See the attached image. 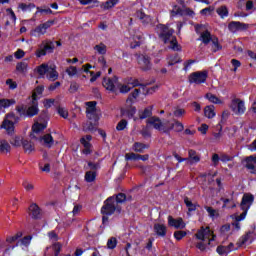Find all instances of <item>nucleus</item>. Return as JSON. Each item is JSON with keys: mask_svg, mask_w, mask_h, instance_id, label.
<instances>
[{"mask_svg": "<svg viewBox=\"0 0 256 256\" xmlns=\"http://www.w3.org/2000/svg\"><path fill=\"white\" fill-rule=\"evenodd\" d=\"M201 40L203 43H205V45H207V43L211 41V33H209V31H204L201 34Z\"/></svg>", "mask_w": 256, "mask_h": 256, "instance_id": "obj_51", "label": "nucleus"}, {"mask_svg": "<svg viewBox=\"0 0 256 256\" xmlns=\"http://www.w3.org/2000/svg\"><path fill=\"white\" fill-rule=\"evenodd\" d=\"M188 155L189 158H186L188 165H195V163H199V161H201V158L199 155H197V152L193 150H189Z\"/></svg>", "mask_w": 256, "mask_h": 256, "instance_id": "obj_21", "label": "nucleus"}, {"mask_svg": "<svg viewBox=\"0 0 256 256\" xmlns=\"http://www.w3.org/2000/svg\"><path fill=\"white\" fill-rule=\"evenodd\" d=\"M255 201V196L250 193H245L242 197L241 203H240V209L243 211L240 214V219H245L247 217V213H249V210L251 209V205H253Z\"/></svg>", "mask_w": 256, "mask_h": 256, "instance_id": "obj_5", "label": "nucleus"}, {"mask_svg": "<svg viewBox=\"0 0 256 256\" xmlns=\"http://www.w3.org/2000/svg\"><path fill=\"white\" fill-rule=\"evenodd\" d=\"M21 237H23V233L18 232L14 236H8L6 241H7V243H15V241H17V239H21Z\"/></svg>", "mask_w": 256, "mask_h": 256, "instance_id": "obj_52", "label": "nucleus"}, {"mask_svg": "<svg viewBox=\"0 0 256 256\" xmlns=\"http://www.w3.org/2000/svg\"><path fill=\"white\" fill-rule=\"evenodd\" d=\"M66 73H67V75H69V77H75V75H78L79 70H77V67H75V66H69L66 69Z\"/></svg>", "mask_w": 256, "mask_h": 256, "instance_id": "obj_49", "label": "nucleus"}, {"mask_svg": "<svg viewBox=\"0 0 256 256\" xmlns=\"http://www.w3.org/2000/svg\"><path fill=\"white\" fill-rule=\"evenodd\" d=\"M117 89L119 90L120 93H129L131 91V86L128 84L127 80H125L123 83L118 82Z\"/></svg>", "mask_w": 256, "mask_h": 256, "instance_id": "obj_33", "label": "nucleus"}, {"mask_svg": "<svg viewBox=\"0 0 256 256\" xmlns=\"http://www.w3.org/2000/svg\"><path fill=\"white\" fill-rule=\"evenodd\" d=\"M207 77H209V72H207V70L197 71L189 75V83L201 85L207 81Z\"/></svg>", "mask_w": 256, "mask_h": 256, "instance_id": "obj_8", "label": "nucleus"}, {"mask_svg": "<svg viewBox=\"0 0 256 256\" xmlns=\"http://www.w3.org/2000/svg\"><path fill=\"white\" fill-rule=\"evenodd\" d=\"M15 99H0V109H7L11 107V105H15Z\"/></svg>", "mask_w": 256, "mask_h": 256, "instance_id": "obj_38", "label": "nucleus"}, {"mask_svg": "<svg viewBox=\"0 0 256 256\" xmlns=\"http://www.w3.org/2000/svg\"><path fill=\"white\" fill-rule=\"evenodd\" d=\"M138 64L143 71H149L151 69V60H149V56L140 55L138 56Z\"/></svg>", "mask_w": 256, "mask_h": 256, "instance_id": "obj_16", "label": "nucleus"}, {"mask_svg": "<svg viewBox=\"0 0 256 256\" xmlns=\"http://www.w3.org/2000/svg\"><path fill=\"white\" fill-rule=\"evenodd\" d=\"M231 64L233 66V71L236 72L237 69H239V67H241V61L237 60V59H232L231 60Z\"/></svg>", "mask_w": 256, "mask_h": 256, "instance_id": "obj_61", "label": "nucleus"}, {"mask_svg": "<svg viewBox=\"0 0 256 256\" xmlns=\"http://www.w3.org/2000/svg\"><path fill=\"white\" fill-rule=\"evenodd\" d=\"M11 152V144L5 139H0V153L7 154Z\"/></svg>", "mask_w": 256, "mask_h": 256, "instance_id": "obj_28", "label": "nucleus"}, {"mask_svg": "<svg viewBox=\"0 0 256 256\" xmlns=\"http://www.w3.org/2000/svg\"><path fill=\"white\" fill-rule=\"evenodd\" d=\"M117 209V202H115L114 197H109L105 203L104 206L101 209V213L104 215L102 218L103 223H105L109 217V215H113L115 213V210Z\"/></svg>", "mask_w": 256, "mask_h": 256, "instance_id": "obj_6", "label": "nucleus"}, {"mask_svg": "<svg viewBox=\"0 0 256 256\" xmlns=\"http://www.w3.org/2000/svg\"><path fill=\"white\" fill-rule=\"evenodd\" d=\"M204 115L207 117V119H213L215 117V106L209 105L204 108Z\"/></svg>", "mask_w": 256, "mask_h": 256, "instance_id": "obj_30", "label": "nucleus"}, {"mask_svg": "<svg viewBox=\"0 0 256 256\" xmlns=\"http://www.w3.org/2000/svg\"><path fill=\"white\" fill-rule=\"evenodd\" d=\"M216 133L213 134V139L212 141H221V137H223V120H221V122L216 126Z\"/></svg>", "mask_w": 256, "mask_h": 256, "instance_id": "obj_26", "label": "nucleus"}, {"mask_svg": "<svg viewBox=\"0 0 256 256\" xmlns=\"http://www.w3.org/2000/svg\"><path fill=\"white\" fill-rule=\"evenodd\" d=\"M251 235L249 233L243 235L238 243H237V247H235V244L230 243L228 246L225 247V255H229V253H231V251H237L239 249V247H242V245H245V243H247L249 241V237Z\"/></svg>", "mask_w": 256, "mask_h": 256, "instance_id": "obj_11", "label": "nucleus"}, {"mask_svg": "<svg viewBox=\"0 0 256 256\" xmlns=\"http://www.w3.org/2000/svg\"><path fill=\"white\" fill-rule=\"evenodd\" d=\"M230 109L235 115H244L247 108L245 107V101L236 98L231 101Z\"/></svg>", "mask_w": 256, "mask_h": 256, "instance_id": "obj_9", "label": "nucleus"}, {"mask_svg": "<svg viewBox=\"0 0 256 256\" xmlns=\"http://www.w3.org/2000/svg\"><path fill=\"white\" fill-rule=\"evenodd\" d=\"M176 63H181V58H179V55H171L168 57V65H176Z\"/></svg>", "mask_w": 256, "mask_h": 256, "instance_id": "obj_47", "label": "nucleus"}, {"mask_svg": "<svg viewBox=\"0 0 256 256\" xmlns=\"http://www.w3.org/2000/svg\"><path fill=\"white\" fill-rule=\"evenodd\" d=\"M53 49H55V45L51 41H43L39 45V49L36 51V57H44L47 53H53Z\"/></svg>", "mask_w": 256, "mask_h": 256, "instance_id": "obj_10", "label": "nucleus"}, {"mask_svg": "<svg viewBox=\"0 0 256 256\" xmlns=\"http://www.w3.org/2000/svg\"><path fill=\"white\" fill-rule=\"evenodd\" d=\"M58 115H60V117H63V119H67V117H69V112L67 111V109L65 108H58Z\"/></svg>", "mask_w": 256, "mask_h": 256, "instance_id": "obj_58", "label": "nucleus"}, {"mask_svg": "<svg viewBox=\"0 0 256 256\" xmlns=\"http://www.w3.org/2000/svg\"><path fill=\"white\" fill-rule=\"evenodd\" d=\"M125 160L126 161H139V154L127 153L125 155Z\"/></svg>", "mask_w": 256, "mask_h": 256, "instance_id": "obj_54", "label": "nucleus"}, {"mask_svg": "<svg viewBox=\"0 0 256 256\" xmlns=\"http://www.w3.org/2000/svg\"><path fill=\"white\" fill-rule=\"evenodd\" d=\"M126 127H127V120H121L117 124L116 129H117V131H123V130H125Z\"/></svg>", "mask_w": 256, "mask_h": 256, "instance_id": "obj_59", "label": "nucleus"}, {"mask_svg": "<svg viewBox=\"0 0 256 256\" xmlns=\"http://www.w3.org/2000/svg\"><path fill=\"white\" fill-rule=\"evenodd\" d=\"M24 141L25 140H23V137H21V136H14L10 140V145H12L13 147H21V145H23Z\"/></svg>", "mask_w": 256, "mask_h": 256, "instance_id": "obj_39", "label": "nucleus"}, {"mask_svg": "<svg viewBox=\"0 0 256 256\" xmlns=\"http://www.w3.org/2000/svg\"><path fill=\"white\" fill-rule=\"evenodd\" d=\"M119 0H107L106 2H103L100 7L103 9V11H109V9H113L115 5H118Z\"/></svg>", "mask_w": 256, "mask_h": 256, "instance_id": "obj_29", "label": "nucleus"}, {"mask_svg": "<svg viewBox=\"0 0 256 256\" xmlns=\"http://www.w3.org/2000/svg\"><path fill=\"white\" fill-rule=\"evenodd\" d=\"M29 215L32 219H41V208H39L37 204L30 205Z\"/></svg>", "mask_w": 256, "mask_h": 256, "instance_id": "obj_20", "label": "nucleus"}, {"mask_svg": "<svg viewBox=\"0 0 256 256\" xmlns=\"http://www.w3.org/2000/svg\"><path fill=\"white\" fill-rule=\"evenodd\" d=\"M44 87L43 86H38L32 93V101H38V99H41V95H43V91H44Z\"/></svg>", "mask_w": 256, "mask_h": 256, "instance_id": "obj_34", "label": "nucleus"}, {"mask_svg": "<svg viewBox=\"0 0 256 256\" xmlns=\"http://www.w3.org/2000/svg\"><path fill=\"white\" fill-rule=\"evenodd\" d=\"M17 121H19V117L15 116V113H8L2 122L1 129H5L8 135H13Z\"/></svg>", "mask_w": 256, "mask_h": 256, "instance_id": "obj_4", "label": "nucleus"}, {"mask_svg": "<svg viewBox=\"0 0 256 256\" xmlns=\"http://www.w3.org/2000/svg\"><path fill=\"white\" fill-rule=\"evenodd\" d=\"M6 85H8L9 89H17V82L12 79L6 80Z\"/></svg>", "mask_w": 256, "mask_h": 256, "instance_id": "obj_64", "label": "nucleus"}, {"mask_svg": "<svg viewBox=\"0 0 256 256\" xmlns=\"http://www.w3.org/2000/svg\"><path fill=\"white\" fill-rule=\"evenodd\" d=\"M54 23L55 22L53 20H49L47 22H44V23L38 25L36 28H34L30 31L31 37L39 38V37L45 35V33H47V29H50L51 27H53Z\"/></svg>", "mask_w": 256, "mask_h": 256, "instance_id": "obj_7", "label": "nucleus"}, {"mask_svg": "<svg viewBox=\"0 0 256 256\" xmlns=\"http://www.w3.org/2000/svg\"><path fill=\"white\" fill-rule=\"evenodd\" d=\"M47 128V123H39L35 122L32 126V134L30 135L31 139H37L38 133H41L43 130Z\"/></svg>", "mask_w": 256, "mask_h": 256, "instance_id": "obj_17", "label": "nucleus"}, {"mask_svg": "<svg viewBox=\"0 0 256 256\" xmlns=\"http://www.w3.org/2000/svg\"><path fill=\"white\" fill-rule=\"evenodd\" d=\"M195 65V60H188L184 63V71H189Z\"/></svg>", "mask_w": 256, "mask_h": 256, "instance_id": "obj_63", "label": "nucleus"}, {"mask_svg": "<svg viewBox=\"0 0 256 256\" xmlns=\"http://www.w3.org/2000/svg\"><path fill=\"white\" fill-rule=\"evenodd\" d=\"M86 105V113L88 119H93L94 121H97V102H87Z\"/></svg>", "mask_w": 256, "mask_h": 256, "instance_id": "obj_15", "label": "nucleus"}, {"mask_svg": "<svg viewBox=\"0 0 256 256\" xmlns=\"http://www.w3.org/2000/svg\"><path fill=\"white\" fill-rule=\"evenodd\" d=\"M39 141L42 145H45V147H53V144L55 143L51 134H46L43 137H40Z\"/></svg>", "mask_w": 256, "mask_h": 256, "instance_id": "obj_24", "label": "nucleus"}, {"mask_svg": "<svg viewBox=\"0 0 256 256\" xmlns=\"http://www.w3.org/2000/svg\"><path fill=\"white\" fill-rule=\"evenodd\" d=\"M38 73L41 77H45L48 81H57L59 79V72L55 65L42 64L38 67Z\"/></svg>", "mask_w": 256, "mask_h": 256, "instance_id": "obj_3", "label": "nucleus"}, {"mask_svg": "<svg viewBox=\"0 0 256 256\" xmlns=\"http://www.w3.org/2000/svg\"><path fill=\"white\" fill-rule=\"evenodd\" d=\"M157 33L159 34L160 39H162L166 45H169L170 49L173 51H181V47H179V44L177 43V38L173 36L175 30L169 26L159 24L157 26Z\"/></svg>", "mask_w": 256, "mask_h": 256, "instance_id": "obj_1", "label": "nucleus"}, {"mask_svg": "<svg viewBox=\"0 0 256 256\" xmlns=\"http://www.w3.org/2000/svg\"><path fill=\"white\" fill-rule=\"evenodd\" d=\"M176 131V133H181L183 129H185V126L183 123L179 121H174V123L169 124V126H166V129H164L165 133H170L171 131Z\"/></svg>", "mask_w": 256, "mask_h": 256, "instance_id": "obj_18", "label": "nucleus"}, {"mask_svg": "<svg viewBox=\"0 0 256 256\" xmlns=\"http://www.w3.org/2000/svg\"><path fill=\"white\" fill-rule=\"evenodd\" d=\"M139 93H141V89H135L127 98V105H133L134 99L139 97Z\"/></svg>", "mask_w": 256, "mask_h": 256, "instance_id": "obj_37", "label": "nucleus"}, {"mask_svg": "<svg viewBox=\"0 0 256 256\" xmlns=\"http://www.w3.org/2000/svg\"><path fill=\"white\" fill-rule=\"evenodd\" d=\"M184 203H185L186 207L188 208V211H195V209H197L195 204H193V202H191V200H189V198H185Z\"/></svg>", "mask_w": 256, "mask_h": 256, "instance_id": "obj_55", "label": "nucleus"}, {"mask_svg": "<svg viewBox=\"0 0 256 256\" xmlns=\"http://www.w3.org/2000/svg\"><path fill=\"white\" fill-rule=\"evenodd\" d=\"M231 217L232 219H235V221L231 223L232 231H241V224L239 222L243 221L244 219H240L241 215L239 216L232 215Z\"/></svg>", "mask_w": 256, "mask_h": 256, "instance_id": "obj_31", "label": "nucleus"}, {"mask_svg": "<svg viewBox=\"0 0 256 256\" xmlns=\"http://www.w3.org/2000/svg\"><path fill=\"white\" fill-rule=\"evenodd\" d=\"M22 146H23L25 153H33V151H35V145L32 144L31 141L24 140L22 142Z\"/></svg>", "mask_w": 256, "mask_h": 256, "instance_id": "obj_35", "label": "nucleus"}, {"mask_svg": "<svg viewBox=\"0 0 256 256\" xmlns=\"http://www.w3.org/2000/svg\"><path fill=\"white\" fill-rule=\"evenodd\" d=\"M148 147L149 146L143 143L136 142L133 145V151H135L136 153H143V151H145V149H147Z\"/></svg>", "mask_w": 256, "mask_h": 256, "instance_id": "obj_41", "label": "nucleus"}, {"mask_svg": "<svg viewBox=\"0 0 256 256\" xmlns=\"http://www.w3.org/2000/svg\"><path fill=\"white\" fill-rule=\"evenodd\" d=\"M245 163H246L245 164L246 169L251 171V173H255L256 157L254 156L246 157Z\"/></svg>", "mask_w": 256, "mask_h": 256, "instance_id": "obj_22", "label": "nucleus"}, {"mask_svg": "<svg viewBox=\"0 0 256 256\" xmlns=\"http://www.w3.org/2000/svg\"><path fill=\"white\" fill-rule=\"evenodd\" d=\"M187 236V232L185 231H176L174 232V237L176 239V241H181V239H183V237Z\"/></svg>", "mask_w": 256, "mask_h": 256, "instance_id": "obj_57", "label": "nucleus"}, {"mask_svg": "<svg viewBox=\"0 0 256 256\" xmlns=\"http://www.w3.org/2000/svg\"><path fill=\"white\" fill-rule=\"evenodd\" d=\"M147 125H151L157 131H162L163 133H165V129H167V123H163L158 117L149 118L147 120Z\"/></svg>", "mask_w": 256, "mask_h": 256, "instance_id": "obj_13", "label": "nucleus"}, {"mask_svg": "<svg viewBox=\"0 0 256 256\" xmlns=\"http://www.w3.org/2000/svg\"><path fill=\"white\" fill-rule=\"evenodd\" d=\"M206 99H208L210 103H215L216 105L223 103V100L219 99L217 96L211 93L206 94Z\"/></svg>", "mask_w": 256, "mask_h": 256, "instance_id": "obj_44", "label": "nucleus"}, {"mask_svg": "<svg viewBox=\"0 0 256 256\" xmlns=\"http://www.w3.org/2000/svg\"><path fill=\"white\" fill-rule=\"evenodd\" d=\"M39 113V106L37 105V102L32 100V105L27 109L26 115L28 117H35Z\"/></svg>", "mask_w": 256, "mask_h": 256, "instance_id": "obj_25", "label": "nucleus"}, {"mask_svg": "<svg viewBox=\"0 0 256 256\" xmlns=\"http://www.w3.org/2000/svg\"><path fill=\"white\" fill-rule=\"evenodd\" d=\"M207 213L209 214V217H211V219H217V217H219V212H217V210L211 208V207H206L205 208Z\"/></svg>", "mask_w": 256, "mask_h": 256, "instance_id": "obj_50", "label": "nucleus"}, {"mask_svg": "<svg viewBox=\"0 0 256 256\" xmlns=\"http://www.w3.org/2000/svg\"><path fill=\"white\" fill-rule=\"evenodd\" d=\"M102 85L103 87H105L107 91H111L112 93H115V89L119 85V79H117V77H114L112 79L105 78L102 82Z\"/></svg>", "mask_w": 256, "mask_h": 256, "instance_id": "obj_14", "label": "nucleus"}, {"mask_svg": "<svg viewBox=\"0 0 256 256\" xmlns=\"http://www.w3.org/2000/svg\"><path fill=\"white\" fill-rule=\"evenodd\" d=\"M195 236L199 241H201L196 245L197 249H200V251H205L207 246L211 245V241L215 240V235L213 234V231L209 229V227H201Z\"/></svg>", "mask_w": 256, "mask_h": 256, "instance_id": "obj_2", "label": "nucleus"}, {"mask_svg": "<svg viewBox=\"0 0 256 256\" xmlns=\"http://www.w3.org/2000/svg\"><path fill=\"white\" fill-rule=\"evenodd\" d=\"M96 178H97V172H95V170L87 171L85 174V181L87 183H93V181H95Z\"/></svg>", "mask_w": 256, "mask_h": 256, "instance_id": "obj_40", "label": "nucleus"}, {"mask_svg": "<svg viewBox=\"0 0 256 256\" xmlns=\"http://www.w3.org/2000/svg\"><path fill=\"white\" fill-rule=\"evenodd\" d=\"M115 247H117V238L111 237L107 241V248L108 249H115Z\"/></svg>", "mask_w": 256, "mask_h": 256, "instance_id": "obj_53", "label": "nucleus"}, {"mask_svg": "<svg viewBox=\"0 0 256 256\" xmlns=\"http://www.w3.org/2000/svg\"><path fill=\"white\" fill-rule=\"evenodd\" d=\"M126 82H128V85L131 87V89H133L135 87H139V85H141L139 83V80L134 79V78H129L128 80H126Z\"/></svg>", "mask_w": 256, "mask_h": 256, "instance_id": "obj_56", "label": "nucleus"}, {"mask_svg": "<svg viewBox=\"0 0 256 256\" xmlns=\"http://www.w3.org/2000/svg\"><path fill=\"white\" fill-rule=\"evenodd\" d=\"M94 50L99 53V55H105L107 53V46L103 43H100L94 46Z\"/></svg>", "mask_w": 256, "mask_h": 256, "instance_id": "obj_46", "label": "nucleus"}, {"mask_svg": "<svg viewBox=\"0 0 256 256\" xmlns=\"http://www.w3.org/2000/svg\"><path fill=\"white\" fill-rule=\"evenodd\" d=\"M168 225H170V227H174L175 229H185L186 227V224L182 218L174 219L171 216L168 217Z\"/></svg>", "mask_w": 256, "mask_h": 256, "instance_id": "obj_19", "label": "nucleus"}, {"mask_svg": "<svg viewBox=\"0 0 256 256\" xmlns=\"http://www.w3.org/2000/svg\"><path fill=\"white\" fill-rule=\"evenodd\" d=\"M28 245H31V236H26L22 238L16 244L17 247H27Z\"/></svg>", "mask_w": 256, "mask_h": 256, "instance_id": "obj_43", "label": "nucleus"}, {"mask_svg": "<svg viewBox=\"0 0 256 256\" xmlns=\"http://www.w3.org/2000/svg\"><path fill=\"white\" fill-rule=\"evenodd\" d=\"M145 39V37L143 36V34L141 33H136L135 36L133 37V41L130 43V47L131 49H137V47H139V45H141V43H143V40Z\"/></svg>", "mask_w": 256, "mask_h": 256, "instance_id": "obj_23", "label": "nucleus"}, {"mask_svg": "<svg viewBox=\"0 0 256 256\" xmlns=\"http://www.w3.org/2000/svg\"><path fill=\"white\" fill-rule=\"evenodd\" d=\"M28 67L29 65L27 64V62H20L16 65V71H18V73L25 74L27 73Z\"/></svg>", "mask_w": 256, "mask_h": 256, "instance_id": "obj_42", "label": "nucleus"}, {"mask_svg": "<svg viewBox=\"0 0 256 256\" xmlns=\"http://www.w3.org/2000/svg\"><path fill=\"white\" fill-rule=\"evenodd\" d=\"M198 131L201 132L202 135H207V131H209V125L201 124V126L198 128Z\"/></svg>", "mask_w": 256, "mask_h": 256, "instance_id": "obj_62", "label": "nucleus"}, {"mask_svg": "<svg viewBox=\"0 0 256 256\" xmlns=\"http://www.w3.org/2000/svg\"><path fill=\"white\" fill-rule=\"evenodd\" d=\"M18 9H21V11H31V9H35V4L20 3Z\"/></svg>", "mask_w": 256, "mask_h": 256, "instance_id": "obj_48", "label": "nucleus"}, {"mask_svg": "<svg viewBox=\"0 0 256 256\" xmlns=\"http://www.w3.org/2000/svg\"><path fill=\"white\" fill-rule=\"evenodd\" d=\"M140 119H147V117H151L153 115V107L145 108L144 110H140L138 112Z\"/></svg>", "mask_w": 256, "mask_h": 256, "instance_id": "obj_32", "label": "nucleus"}, {"mask_svg": "<svg viewBox=\"0 0 256 256\" xmlns=\"http://www.w3.org/2000/svg\"><path fill=\"white\" fill-rule=\"evenodd\" d=\"M81 143L84 146L83 153L84 155H89L91 153V143L85 140V138H81Z\"/></svg>", "mask_w": 256, "mask_h": 256, "instance_id": "obj_45", "label": "nucleus"}, {"mask_svg": "<svg viewBox=\"0 0 256 256\" xmlns=\"http://www.w3.org/2000/svg\"><path fill=\"white\" fill-rule=\"evenodd\" d=\"M247 29H249V24L243 22L232 21L228 24L230 33H239L240 31H247Z\"/></svg>", "mask_w": 256, "mask_h": 256, "instance_id": "obj_12", "label": "nucleus"}, {"mask_svg": "<svg viewBox=\"0 0 256 256\" xmlns=\"http://www.w3.org/2000/svg\"><path fill=\"white\" fill-rule=\"evenodd\" d=\"M126 199H127V197L125 196V194L120 193V194H118V195L116 196L115 203H116V205H117L118 203H125V200H126Z\"/></svg>", "mask_w": 256, "mask_h": 256, "instance_id": "obj_60", "label": "nucleus"}, {"mask_svg": "<svg viewBox=\"0 0 256 256\" xmlns=\"http://www.w3.org/2000/svg\"><path fill=\"white\" fill-rule=\"evenodd\" d=\"M136 17L142 21L144 25H149L151 23V17L147 16L145 13L138 11Z\"/></svg>", "mask_w": 256, "mask_h": 256, "instance_id": "obj_36", "label": "nucleus"}, {"mask_svg": "<svg viewBox=\"0 0 256 256\" xmlns=\"http://www.w3.org/2000/svg\"><path fill=\"white\" fill-rule=\"evenodd\" d=\"M154 231L159 237H165L167 235V227L163 224H155Z\"/></svg>", "mask_w": 256, "mask_h": 256, "instance_id": "obj_27", "label": "nucleus"}]
</instances>
